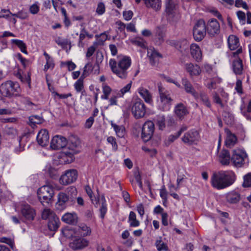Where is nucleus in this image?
<instances>
[{
  "label": "nucleus",
  "instance_id": "23",
  "mask_svg": "<svg viewBox=\"0 0 251 251\" xmlns=\"http://www.w3.org/2000/svg\"><path fill=\"white\" fill-rule=\"evenodd\" d=\"M147 54L150 58V62L152 65H155L159 59L162 57V55L153 48H150L148 50Z\"/></svg>",
  "mask_w": 251,
  "mask_h": 251
},
{
  "label": "nucleus",
  "instance_id": "3",
  "mask_svg": "<svg viewBox=\"0 0 251 251\" xmlns=\"http://www.w3.org/2000/svg\"><path fill=\"white\" fill-rule=\"evenodd\" d=\"M159 98L157 100L159 109L164 111H169L171 107L173 100L169 91L162 87L161 84H158Z\"/></svg>",
  "mask_w": 251,
  "mask_h": 251
},
{
  "label": "nucleus",
  "instance_id": "43",
  "mask_svg": "<svg viewBox=\"0 0 251 251\" xmlns=\"http://www.w3.org/2000/svg\"><path fill=\"white\" fill-rule=\"evenodd\" d=\"M11 42L12 44L16 45L22 52L25 54H27L26 46L22 40L13 39L11 40Z\"/></svg>",
  "mask_w": 251,
  "mask_h": 251
},
{
  "label": "nucleus",
  "instance_id": "59",
  "mask_svg": "<svg viewBox=\"0 0 251 251\" xmlns=\"http://www.w3.org/2000/svg\"><path fill=\"white\" fill-rule=\"evenodd\" d=\"M29 120L31 124L35 125L41 123L42 119L39 116L33 115L29 117Z\"/></svg>",
  "mask_w": 251,
  "mask_h": 251
},
{
  "label": "nucleus",
  "instance_id": "22",
  "mask_svg": "<svg viewBox=\"0 0 251 251\" xmlns=\"http://www.w3.org/2000/svg\"><path fill=\"white\" fill-rule=\"evenodd\" d=\"M185 68L191 77L200 75L201 71L200 67L198 65L192 63H186L185 65Z\"/></svg>",
  "mask_w": 251,
  "mask_h": 251
},
{
  "label": "nucleus",
  "instance_id": "33",
  "mask_svg": "<svg viewBox=\"0 0 251 251\" xmlns=\"http://www.w3.org/2000/svg\"><path fill=\"white\" fill-rule=\"evenodd\" d=\"M227 201L230 203H236L240 200V194L235 191H232L226 195Z\"/></svg>",
  "mask_w": 251,
  "mask_h": 251
},
{
  "label": "nucleus",
  "instance_id": "50",
  "mask_svg": "<svg viewBox=\"0 0 251 251\" xmlns=\"http://www.w3.org/2000/svg\"><path fill=\"white\" fill-rule=\"evenodd\" d=\"M240 109L242 114L246 118L251 121V100L249 102L247 110H244L242 106H241Z\"/></svg>",
  "mask_w": 251,
  "mask_h": 251
},
{
  "label": "nucleus",
  "instance_id": "25",
  "mask_svg": "<svg viewBox=\"0 0 251 251\" xmlns=\"http://www.w3.org/2000/svg\"><path fill=\"white\" fill-rule=\"evenodd\" d=\"M137 92L146 102L150 104L152 102V95L147 89L143 87H140L138 88Z\"/></svg>",
  "mask_w": 251,
  "mask_h": 251
},
{
  "label": "nucleus",
  "instance_id": "1",
  "mask_svg": "<svg viewBox=\"0 0 251 251\" xmlns=\"http://www.w3.org/2000/svg\"><path fill=\"white\" fill-rule=\"evenodd\" d=\"M109 66L112 73L118 77L125 79L128 75L127 70L131 64L130 57L124 55H119L117 59H110L109 62Z\"/></svg>",
  "mask_w": 251,
  "mask_h": 251
},
{
  "label": "nucleus",
  "instance_id": "62",
  "mask_svg": "<svg viewBox=\"0 0 251 251\" xmlns=\"http://www.w3.org/2000/svg\"><path fill=\"white\" fill-rule=\"evenodd\" d=\"M120 98V97H117V93L115 91H114L112 96L109 100V105L110 106L117 105V99Z\"/></svg>",
  "mask_w": 251,
  "mask_h": 251
},
{
  "label": "nucleus",
  "instance_id": "36",
  "mask_svg": "<svg viewBox=\"0 0 251 251\" xmlns=\"http://www.w3.org/2000/svg\"><path fill=\"white\" fill-rule=\"evenodd\" d=\"M85 190L87 194L91 199L92 202L96 207H98L99 204L100 197L96 198L93 195V191L89 185L85 186Z\"/></svg>",
  "mask_w": 251,
  "mask_h": 251
},
{
  "label": "nucleus",
  "instance_id": "34",
  "mask_svg": "<svg viewBox=\"0 0 251 251\" xmlns=\"http://www.w3.org/2000/svg\"><path fill=\"white\" fill-rule=\"evenodd\" d=\"M61 163L69 164L74 160V156L72 153L62 152L59 155Z\"/></svg>",
  "mask_w": 251,
  "mask_h": 251
},
{
  "label": "nucleus",
  "instance_id": "37",
  "mask_svg": "<svg viewBox=\"0 0 251 251\" xmlns=\"http://www.w3.org/2000/svg\"><path fill=\"white\" fill-rule=\"evenodd\" d=\"M199 98L197 100H200L203 104L207 107H211V103L209 98L206 93L204 91H200L199 93Z\"/></svg>",
  "mask_w": 251,
  "mask_h": 251
},
{
  "label": "nucleus",
  "instance_id": "4",
  "mask_svg": "<svg viewBox=\"0 0 251 251\" xmlns=\"http://www.w3.org/2000/svg\"><path fill=\"white\" fill-rule=\"evenodd\" d=\"M20 92V85L17 82L8 80L2 83L0 86V93L5 97L19 96Z\"/></svg>",
  "mask_w": 251,
  "mask_h": 251
},
{
  "label": "nucleus",
  "instance_id": "53",
  "mask_svg": "<svg viewBox=\"0 0 251 251\" xmlns=\"http://www.w3.org/2000/svg\"><path fill=\"white\" fill-rule=\"evenodd\" d=\"M105 12V6L104 3L100 2L98 3L96 12L98 15H102Z\"/></svg>",
  "mask_w": 251,
  "mask_h": 251
},
{
  "label": "nucleus",
  "instance_id": "46",
  "mask_svg": "<svg viewBox=\"0 0 251 251\" xmlns=\"http://www.w3.org/2000/svg\"><path fill=\"white\" fill-rule=\"evenodd\" d=\"M112 126L113 127L116 135L119 137H123L125 135V128L123 126H119L115 124L112 123L111 124Z\"/></svg>",
  "mask_w": 251,
  "mask_h": 251
},
{
  "label": "nucleus",
  "instance_id": "29",
  "mask_svg": "<svg viewBox=\"0 0 251 251\" xmlns=\"http://www.w3.org/2000/svg\"><path fill=\"white\" fill-rule=\"evenodd\" d=\"M219 160L223 165H228L231 160V157L228 151L225 150L222 151L219 154Z\"/></svg>",
  "mask_w": 251,
  "mask_h": 251
},
{
  "label": "nucleus",
  "instance_id": "11",
  "mask_svg": "<svg viewBox=\"0 0 251 251\" xmlns=\"http://www.w3.org/2000/svg\"><path fill=\"white\" fill-rule=\"evenodd\" d=\"M228 46L229 49L234 50L237 49V50L232 53V56L236 57L237 56L242 52V49L240 47L239 39L235 35H230L227 39Z\"/></svg>",
  "mask_w": 251,
  "mask_h": 251
},
{
  "label": "nucleus",
  "instance_id": "21",
  "mask_svg": "<svg viewBox=\"0 0 251 251\" xmlns=\"http://www.w3.org/2000/svg\"><path fill=\"white\" fill-rule=\"evenodd\" d=\"M182 84L186 93L190 94L195 99L199 98L198 93L196 91L191 82L187 78L182 79Z\"/></svg>",
  "mask_w": 251,
  "mask_h": 251
},
{
  "label": "nucleus",
  "instance_id": "47",
  "mask_svg": "<svg viewBox=\"0 0 251 251\" xmlns=\"http://www.w3.org/2000/svg\"><path fill=\"white\" fill-rule=\"evenodd\" d=\"M156 124L160 130L165 127V118L164 115H158L156 117Z\"/></svg>",
  "mask_w": 251,
  "mask_h": 251
},
{
  "label": "nucleus",
  "instance_id": "49",
  "mask_svg": "<svg viewBox=\"0 0 251 251\" xmlns=\"http://www.w3.org/2000/svg\"><path fill=\"white\" fill-rule=\"evenodd\" d=\"M93 69L92 64L90 63H87L83 68V71L81 76L85 78L91 74Z\"/></svg>",
  "mask_w": 251,
  "mask_h": 251
},
{
  "label": "nucleus",
  "instance_id": "15",
  "mask_svg": "<svg viewBox=\"0 0 251 251\" xmlns=\"http://www.w3.org/2000/svg\"><path fill=\"white\" fill-rule=\"evenodd\" d=\"M199 138V133L197 130L192 129L185 133L181 139L185 144L191 145L196 144Z\"/></svg>",
  "mask_w": 251,
  "mask_h": 251
},
{
  "label": "nucleus",
  "instance_id": "64",
  "mask_svg": "<svg viewBox=\"0 0 251 251\" xmlns=\"http://www.w3.org/2000/svg\"><path fill=\"white\" fill-rule=\"evenodd\" d=\"M54 41L57 45L61 47H64L68 44L67 41L65 39H62L60 37H56L54 39Z\"/></svg>",
  "mask_w": 251,
  "mask_h": 251
},
{
  "label": "nucleus",
  "instance_id": "9",
  "mask_svg": "<svg viewBox=\"0 0 251 251\" xmlns=\"http://www.w3.org/2000/svg\"><path fill=\"white\" fill-rule=\"evenodd\" d=\"M207 31L206 25L203 20H199L193 28V36L194 39L197 41L202 40L206 35Z\"/></svg>",
  "mask_w": 251,
  "mask_h": 251
},
{
  "label": "nucleus",
  "instance_id": "40",
  "mask_svg": "<svg viewBox=\"0 0 251 251\" xmlns=\"http://www.w3.org/2000/svg\"><path fill=\"white\" fill-rule=\"evenodd\" d=\"M101 202V206L100 208V217L101 219H103L107 210L106 200L104 196H102L100 198L99 202Z\"/></svg>",
  "mask_w": 251,
  "mask_h": 251
},
{
  "label": "nucleus",
  "instance_id": "5",
  "mask_svg": "<svg viewBox=\"0 0 251 251\" xmlns=\"http://www.w3.org/2000/svg\"><path fill=\"white\" fill-rule=\"evenodd\" d=\"M37 195L41 203L46 206L51 201L54 195V190L50 185H45L38 190Z\"/></svg>",
  "mask_w": 251,
  "mask_h": 251
},
{
  "label": "nucleus",
  "instance_id": "2",
  "mask_svg": "<svg viewBox=\"0 0 251 251\" xmlns=\"http://www.w3.org/2000/svg\"><path fill=\"white\" fill-rule=\"evenodd\" d=\"M236 179V175L232 171H221L213 174L211 183L214 188L220 190L232 185Z\"/></svg>",
  "mask_w": 251,
  "mask_h": 251
},
{
  "label": "nucleus",
  "instance_id": "57",
  "mask_svg": "<svg viewBox=\"0 0 251 251\" xmlns=\"http://www.w3.org/2000/svg\"><path fill=\"white\" fill-rule=\"evenodd\" d=\"M18 58L25 68H26L30 64V61L24 58L20 53L18 54Z\"/></svg>",
  "mask_w": 251,
  "mask_h": 251
},
{
  "label": "nucleus",
  "instance_id": "14",
  "mask_svg": "<svg viewBox=\"0 0 251 251\" xmlns=\"http://www.w3.org/2000/svg\"><path fill=\"white\" fill-rule=\"evenodd\" d=\"M89 244V241L83 237H75L72 239L69 247L73 250H82L87 247Z\"/></svg>",
  "mask_w": 251,
  "mask_h": 251
},
{
  "label": "nucleus",
  "instance_id": "60",
  "mask_svg": "<svg viewBox=\"0 0 251 251\" xmlns=\"http://www.w3.org/2000/svg\"><path fill=\"white\" fill-rule=\"evenodd\" d=\"M235 6L236 7H242L243 8L246 10H248L249 9L248 5L246 2L244 1L243 0H235Z\"/></svg>",
  "mask_w": 251,
  "mask_h": 251
},
{
  "label": "nucleus",
  "instance_id": "13",
  "mask_svg": "<svg viewBox=\"0 0 251 251\" xmlns=\"http://www.w3.org/2000/svg\"><path fill=\"white\" fill-rule=\"evenodd\" d=\"M166 12L169 21H176L178 15L176 10V4L173 0H165Z\"/></svg>",
  "mask_w": 251,
  "mask_h": 251
},
{
  "label": "nucleus",
  "instance_id": "17",
  "mask_svg": "<svg viewBox=\"0 0 251 251\" xmlns=\"http://www.w3.org/2000/svg\"><path fill=\"white\" fill-rule=\"evenodd\" d=\"M67 141L65 138L59 135L54 136L51 141L50 148L53 150H59L66 146Z\"/></svg>",
  "mask_w": 251,
  "mask_h": 251
},
{
  "label": "nucleus",
  "instance_id": "52",
  "mask_svg": "<svg viewBox=\"0 0 251 251\" xmlns=\"http://www.w3.org/2000/svg\"><path fill=\"white\" fill-rule=\"evenodd\" d=\"M17 77L21 81L24 83H27L29 85L30 84V73L28 72L27 74L22 75L20 73L17 74Z\"/></svg>",
  "mask_w": 251,
  "mask_h": 251
},
{
  "label": "nucleus",
  "instance_id": "54",
  "mask_svg": "<svg viewBox=\"0 0 251 251\" xmlns=\"http://www.w3.org/2000/svg\"><path fill=\"white\" fill-rule=\"evenodd\" d=\"M159 76L161 79L165 80L166 81H167L168 82L173 83L175 84L177 87L181 88L180 84L179 83H178L177 82H176V81H175V80L171 78V77L166 76L164 74H160L159 75Z\"/></svg>",
  "mask_w": 251,
  "mask_h": 251
},
{
  "label": "nucleus",
  "instance_id": "39",
  "mask_svg": "<svg viewBox=\"0 0 251 251\" xmlns=\"http://www.w3.org/2000/svg\"><path fill=\"white\" fill-rule=\"evenodd\" d=\"M59 224V220L56 216L49 221L48 227L50 231H55L58 229Z\"/></svg>",
  "mask_w": 251,
  "mask_h": 251
},
{
  "label": "nucleus",
  "instance_id": "26",
  "mask_svg": "<svg viewBox=\"0 0 251 251\" xmlns=\"http://www.w3.org/2000/svg\"><path fill=\"white\" fill-rule=\"evenodd\" d=\"M69 200V197L66 194L60 192L58 195V201L56 203L57 209H64L66 207V202Z\"/></svg>",
  "mask_w": 251,
  "mask_h": 251
},
{
  "label": "nucleus",
  "instance_id": "58",
  "mask_svg": "<svg viewBox=\"0 0 251 251\" xmlns=\"http://www.w3.org/2000/svg\"><path fill=\"white\" fill-rule=\"evenodd\" d=\"M69 148L72 150L74 153H77L79 151L80 149V143L78 141H75V143H72L69 145Z\"/></svg>",
  "mask_w": 251,
  "mask_h": 251
},
{
  "label": "nucleus",
  "instance_id": "30",
  "mask_svg": "<svg viewBox=\"0 0 251 251\" xmlns=\"http://www.w3.org/2000/svg\"><path fill=\"white\" fill-rule=\"evenodd\" d=\"M4 132L5 135L11 139L15 138L19 135L18 129L12 126H6L4 129Z\"/></svg>",
  "mask_w": 251,
  "mask_h": 251
},
{
  "label": "nucleus",
  "instance_id": "7",
  "mask_svg": "<svg viewBox=\"0 0 251 251\" xmlns=\"http://www.w3.org/2000/svg\"><path fill=\"white\" fill-rule=\"evenodd\" d=\"M247 157L245 151L242 149H236L233 150L231 157V161L236 167H241L244 164L245 159Z\"/></svg>",
  "mask_w": 251,
  "mask_h": 251
},
{
  "label": "nucleus",
  "instance_id": "16",
  "mask_svg": "<svg viewBox=\"0 0 251 251\" xmlns=\"http://www.w3.org/2000/svg\"><path fill=\"white\" fill-rule=\"evenodd\" d=\"M206 28L208 33L212 36L219 34L220 31V24L215 19H211L207 22Z\"/></svg>",
  "mask_w": 251,
  "mask_h": 251
},
{
  "label": "nucleus",
  "instance_id": "55",
  "mask_svg": "<svg viewBox=\"0 0 251 251\" xmlns=\"http://www.w3.org/2000/svg\"><path fill=\"white\" fill-rule=\"evenodd\" d=\"M132 43L135 45L140 47L142 48L146 47V42L142 38H136L132 40Z\"/></svg>",
  "mask_w": 251,
  "mask_h": 251
},
{
  "label": "nucleus",
  "instance_id": "19",
  "mask_svg": "<svg viewBox=\"0 0 251 251\" xmlns=\"http://www.w3.org/2000/svg\"><path fill=\"white\" fill-rule=\"evenodd\" d=\"M232 61L231 68L236 75H242L244 72V68L242 59L237 56Z\"/></svg>",
  "mask_w": 251,
  "mask_h": 251
},
{
  "label": "nucleus",
  "instance_id": "45",
  "mask_svg": "<svg viewBox=\"0 0 251 251\" xmlns=\"http://www.w3.org/2000/svg\"><path fill=\"white\" fill-rule=\"evenodd\" d=\"M84 78L80 77L74 83V88L77 93H83L84 90L83 79Z\"/></svg>",
  "mask_w": 251,
  "mask_h": 251
},
{
  "label": "nucleus",
  "instance_id": "48",
  "mask_svg": "<svg viewBox=\"0 0 251 251\" xmlns=\"http://www.w3.org/2000/svg\"><path fill=\"white\" fill-rule=\"evenodd\" d=\"M102 89L103 95L101 96V99L108 100L109 98V96L112 91L111 88L107 85L103 84Z\"/></svg>",
  "mask_w": 251,
  "mask_h": 251
},
{
  "label": "nucleus",
  "instance_id": "38",
  "mask_svg": "<svg viewBox=\"0 0 251 251\" xmlns=\"http://www.w3.org/2000/svg\"><path fill=\"white\" fill-rule=\"evenodd\" d=\"M132 83V82L130 81L126 86L121 88L120 90L115 91L117 93V97L123 98L126 93L130 92Z\"/></svg>",
  "mask_w": 251,
  "mask_h": 251
},
{
  "label": "nucleus",
  "instance_id": "12",
  "mask_svg": "<svg viewBox=\"0 0 251 251\" xmlns=\"http://www.w3.org/2000/svg\"><path fill=\"white\" fill-rule=\"evenodd\" d=\"M154 130V123L151 121H148L144 123L142 129V138L145 142L149 141Z\"/></svg>",
  "mask_w": 251,
  "mask_h": 251
},
{
  "label": "nucleus",
  "instance_id": "27",
  "mask_svg": "<svg viewBox=\"0 0 251 251\" xmlns=\"http://www.w3.org/2000/svg\"><path fill=\"white\" fill-rule=\"evenodd\" d=\"M225 132L226 134V137L225 141L226 145L228 148H232L234 146L237 142V137L228 129H226Z\"/></svg>",
  "mask_w": 251,
  "mask_h": 251
},
{
  "label": "nucleus",
  "instance_id": "56",
  "mask_svg": "<svg viewBox=\"0 0 251 251\" xmlns=\"http://www.w3.org/2000/svg\"><path fill=\"white\" fill-rule=\"evenodd\" d=\"M242 185L244 187H249L251 186V174H248L244 176Z\"/></svg>",
  "mask_w": 251,
  "mask_h": 251
},
{
  "label": "nucleus",
  "instance_id": "35",
  "mask_svg": "<svg viewBox=\"0 0 251 251\" xmlns=\"http://www.w3.org/2000/svg\"><path fill=\"white\" fill-rule=\"evenodd\" d=\"M44 55L45 57L46 63L44 66V70L47 71L48 69H52L54 66V63L53 58L46 51L44 52Z\"/></svg>",
  "mask_w": 251,
  "mask_h": 251
},
{
  "label": "nucleus",
  "instance_id": "41",
  "mask_svg": "<svg viewBox=\"0 0 251 251\" xmlns=\"http://www.w3.org/2000/svg\"><path fill=\"white\" fill-rule=\"evenodd\" d=\"M128 221L131 227H137L140 225L139 221L136 219V214L133 211L130 212Z\"/></svg>",
  "mask_w": 251,
  "mask_h": 251
},
{
  "label": "nucleus",
  "instance_id": "20",
  "mask_svg": "<svg viewBox=\"0 0 251 251\" xmlns=\"http://www.w3.org/2000/svg\"><path fill=\"white\" fill-rule=\"evenodd\" d=\"M49 135L47 130L41 129L37 136V141L39 145L42 147H45L49 142Z\"/></svg>",
  "mask_w": 251,
  "mask_h": 251
},
{
  "label": "nucleus",
  "instance_id": "31",
  "mask_svg": "<svg viewBox=\"0 0 251 251\" xmlns=\"http://www.w3.org/2000/svg\"><path fill=\"white\" fill-rule=\"evenodd\" d=\"M78 234L81 237H86L91 235V229L90 227L85 224H80L77 229Z\"/></svg>",
  "mask_w": 251,
  "mask_h": 251
},
{
  "label": "nucleus",
  "instance_id": "63",
  "mask_svg": "<svg viewBox=\"0 0 251 251\" xmlns=\"http://www.w3.org/2000/svg\"><path fill=\"white\" fill-rule=\"evenodd\" d=\"M11 15L21 19H25L28 17L27 13L23 11H19L17 13L11 14Z\"/></svg>",
  "mask_w": 251,
  "mask_h": 251
},
{
  "label": "nucleus",
  "instance_id": "8",
  "mask_svg": "<svg viewBox=\"0 0 251 251\" xmlns=\"http://www.w3.org/2000/svg\"><path fill=\"white\" fill-rule=\"evenodd\" d=\"M77 177L78 173L76 170H67L61 176L59 183L63 185H69L75 182Z\"/></svg>",
  "mask_w": 251,
  "mask_h": 251
},
{
  "label": "nucleus",
  "instance_id": "32",
  "mask_svg": "<svg viewBox=\"0 0 251 251\" xmlns=\"http://www.w3.org/2000/svg\"><path fill=\"white\" fill-rule=\"evenodd\" d=\"M147 7L151 8L155 11H159L161 8V0H144Z\"/></svg>",
  "mask_w": 251,
  "mask_h": 251
},
{
  "label": "nucleus",
  "instance_id": "18",
  "mask_svg": "<svg viewBox=\"0 0 251 251\" xmlns=\"http://www.w3.org/2000/svg\"><path fill=\"white\" fill-rule=\"evenodd\" d=\"M174 112L177 118L182 120L189 114V110L186 105L180 102L175 105Z\"/></svg>",
  "mask_w": 251,
  "mask_h": 251
},
{
  "label": "nucleus",
  "instance_id": "51",
  "mask_svg": "<svg viewBox=\"0 0 251 251\" xmlns=\"http://www.w3.org/2000/svg\"><path fill=\"white\" fill-rule=\"evenodd\" d=\"M155 246L158 251H167L168 250V247L166 244L162 242L161 238L157 239L155 242Z\"/></svg>",
  "mask_w": 251,
  "mask_h": 251
},
{
  "label": "nucleus",
  "instance_id": "42",
  "mask_svg": "<svg viewBox=\"0 0 251 251\" xmlns=\"http://www.w3.org/2000/svg\"><path fill=\"white\" fill-rule=\"evenodd\" d=\"M165 34V31L163 27L158 26L155 29V36L156 37L159 43L163 42Z\"/></svg>",
  "mask_w": 251,
  "mask_h": 251
},
{
  "label": "nucleus",
  "instance_id": "28",
  "mask_svg": "<svg viewBox=\"0 0 251 251\" xmlns=\"http://www.w3.org/2000/svg\"><path fill=\"white\" fill-rule=\"evenodd\" d=\"M63 222L69 224H75L77 221V216L75 213H66L61 218Z\"/></svg>",
  "mask_w": 251,
  "mask_h": 251
},
{
  "label": "nucleus",
  "instance_id": "61",
  "mask_svg": "<svg viewBox=\"0 0 251 251\" xmlns=\"http://www.w3.org/2000/svg\"><path fill=\"white\" fill-rule=\"evenodd\" d=\"M107 141L108 142V143H109V144H110L112 145L113 150L114 151H117V150L118 149V145L116 142V139L114 137H113L112 136L108 137L107 138Z\"/></svg>",
  "mask_w": 251,
  "mask_h": 251
},
{
  "label": "nucleus",
  "instance_id": "6",
  "mask_svg": "<svg viewBox=\"0 0 251 251\" xmlns=\"http://www.w3.org/2000/svg\"><path fill=\"white\" fill-rule=\"evenodd\" d=\"M19 209L24 220L29 222L34 220L36 215V210L29 204L26 203H22L20 204Z\"/></svg>",
  "mask_w": 251,
  "mask_h": 251
},
{
  "label": "nucleus",
  "instance_id": "44",
  "mask_svg": "<svg viewBox=\"0 0 251 251\" xmlns=\"http://www.w3.org/2000/svg\"><path fill=\"white\" fill-rule=\"evenodd\" d=\"M41 216L43 219L48 220L50 221V220H51V219L56 217V215L55 214L53 211L50 209L45 208L42 211Z\"/></svg>",
  "mask_w": 251,
  "mask_h": 251
},
{
  "label": "nucleus",
  "instance_id": "10",
  "mask_svg": "<svg viewBox=\"0 0 251 251\" xmlns=\"http://www.w3.org/2000/svg\"><path fill=\"white\" fill-rule=\"evenodd\" d=\"M131 112L136 119L143 117L146 113V106L142 100L139 99L134 101L131 107Z\"/></svg>",
  "mask_w": 251,
  "mask_h": 251
},
{
  "label": "nucleus",
  "instance_id": "24",
  "mask_svg": "<svg viewBox=\"0 0 251 251\" xmlns=\"http://www.w3.org/2000/svg\"><path fill=\"white\" fill-rule=\"evenodd\" d=\"M190 53L194 59L199 61L202 59V51L197 44H192L190 46Z\"/></svg>",
  "mask_w": 251,
  "mask_h": 251
}]
</instances>
